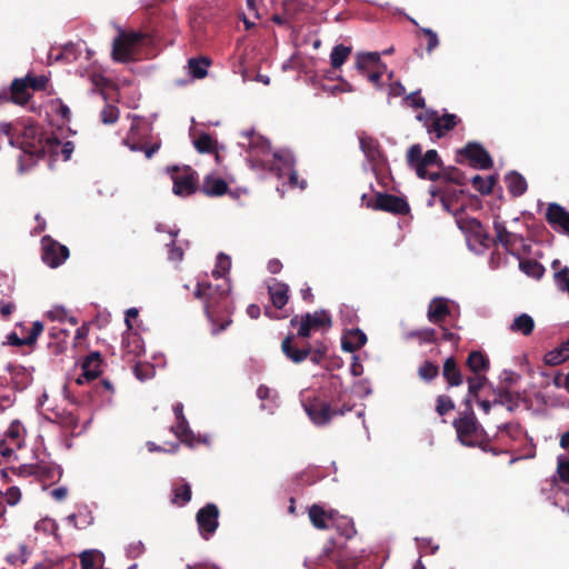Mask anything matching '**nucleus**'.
I'll return each mask as SVG.
<instances>
[{"instance_id": "obj_23", "label": "nucleus", "mask_w": 569, "mask_h": 569, "mask_svg": "<svg viewBox=\"0 0 569 569\" xmlns=\"http://www.w3.org/2000/svg\"><path fill=\"white\" fill-rule=\"evenodd\" d=\"M367 336L360 329L347 330L342 337L341 347L345 351L353 352L365 346Z\"/></svg>"}, {"instance_id": "obj_27", "label": "nucleus", "mask_w": 569, "mask_h": 569, "mask_svg": "<svg viewBox=\"0 0 569 569\" xmlns=\"http://www.w3.org/2000/svg\"><path fill=\"white\" fill-rule=\"evenodd\" d=\"M449 313L448 300L435 298L428 309V319L430 322L438 323Z\"/></svg>"}, {"instance_id": "obj_8", "label": "nucleus", "mask_w": 569, "mask_h": 569, "mask_svg": "<svg viewBox=\"0 0 569 569\" xmlns=\"http://www.w3.org/2000/svg\"><path fill=\"white\" fill-rule=\"evenodd\" d=\"M417 119L422 122L429 134H435L436 138L440 139L445 137L449 131L453 130L456 126L461 121L458 116L453 113L439 114L437 110H426L425 113L417 116Z\"/></svg>"}, {"instance_id": "obj_38", "label": "nucleus", "mask_w": 569, "mask_h": 569, "mask_svg": "<svg viewBox=\"0 0 569 569\" xmlns=\"http://www.w3.org/2000/svg\"><path fill=\"white\" fill-rule=\"evenodd\" d=\"M443 376L450 386H460L462 383V375L452 358L446 360Z\"/></svg>"}, {"instance_id": "obj_34", "label": "nucleus", "mask_w": 569, "mask_h": 569, "mask_svg": "<svg viewBox=\"0 0 569 569\" xmlns=\"http://www.w3.org/2000/svg\"><path fill=\"white\" fill-rule=\"evenodd\" d=\"M331 527L347 538H351L356 533L352 520L346 516H340L337 511H335V519L330 522Z\"/></svg>"}, {"instance_id": "obj_9", "label": "nucleus", "mask_w": 569, "mask_h": 569, "mask_svg": "<svg viewBox=\"0 0 569 569\" xmlns=\"http://www.w3.org/2000/svg\"><path fill=\"white\" fill-rule=\"evenodd\" d=\"M456 162H468L472 168L480 170H489L493 167V160L490 153L476 141H469L463 148L456 153Z\"/></svg>"}, {"instance_id": "obj_26", "label": "nucleus", "mask_w": 569, "mask_h": 569, "mask_svg": "<svg viewBox=\"0 0 569 569\" xmlns=\"http://www.w3.org/2000/svg\"><path fill=\"white\" fill-rule=\"evenodd\" d=\"M359 142L361 150L371 163L379 164L382 161V153L379 148V142L376 139L371 137H360Z\"/></svg>"}, {"instance_id": "obj_47", "label": "nucleus", "mask_w": 569, "mask_h": 569, "mask_svg": "<svg viewBox=\"0 0 569 569\" xmlns=\"http://www.w3.org/2000/svg\"><path fill=\"white\" fill-rule=\"evenodd\" d=\"M443 181L455 183L457 186L467 184V178L465 173L460 169L452 166L445 167Z\"/></svg>"}, {"instance_id": "obj_64", "label": "nucleus", "mask_w": 569, "mask_h": 569, "mask_svg": "<svg viewBox=\"0 0 569 569\" xmlns=\"http://www.w3.org/2000/svg\"><path fill=\"white\" fill-rule=\"evenodd\" d=\"M555 505L569 513V492L567 490H558L555 498Z\"/></svg>"}, {"instance_id": "obj_44", "label": "nucleus", "mask_w": 569, "mask_h": 569, "mask_svg": "<svg viewBox=\"0 0 569 569\" xmlns=\"http://www.w3.org/2000/svg\"><path fill=\"white\" fill-rule=\"evenodd\" d=\"M520 396L512 393L509 390L499 391L498 396L493 400V405H500L507 407L509 411H512L519 406Z\"/></svg>"}, {"instance_id": "obj_45", "label": "nucleus", "mask_w": 569, "mask_h": 569, "mask_svg": "<svg viewBox=\"0 0 569 569\" xmlns=\"http://www.w3.org/2000/svg\"><path fill=\"white\" fill-rule=\"evenodd\" d=\"M210 64V60L207 58H191L188 61L190 73L193 78L202 79L207 76V68Z\"/></svg>"}, {"instance_id": "obj_32", "label": "nucleus", "mask_w": 569, "mask_h": 569, "mask_svg": "<svg viewBox=\"0 0 569 569\" xmlns=\"http://www.w3.org/2000/svg\"><path fill=\"white\" fill-rule=\"evenodd\" d=\"M517 252L518 251H510V253H512L519 260L520 270L531 278H541L545 272L542 264L535 260L522 259L519 254H516Z\"/></svg>"}, {"instance_id": "obj_54", "label": "nucleus", "mask_w": 569, "mask_h": 569, "mask_svg": "<svg viewBox=\"0 0 569 569\" xmlns=\"http://www.w3.org/2000/svg\"><path fill=\"white\" fill-rule=\"evenodd\" d=\"M522 436V430L518 425H506L499 429L498 437L500 440L517 439Z\"/></svg>"}, {"instance_id": "obj_20", "label": "nucleus", "mask_w": 569, "mask_h": 569, "mask_svg": "<svg viewBox=\"0 0 569 569\" xmlns=\"http://www.w3.org/2000/svg\"><path fill=\"white\" fill-rule=\"evenodd\" d=\"M546 220L556 231L569 236V211L557 202L548 204Z\"/></svg>"}, {"instance_id": "obj_29", "label": "nucleus", "mask_w": 569, "mask_h": 569, "mask_svg": "<svg viewBox=\"0 0 569 569\" xmlns=\"http://www.w3.org/2000/svg\"><path fill=\"white\" fill-rule=\"evenodd\" d=\"M104 556L97 549L84 550L80 555V563L82 569H99L102 567Z\"/></svg>"}, {"instance_id": "obj_2", "label": "nucleus", "mask_w": 569, "mask_h": 569, "mask_svg": "<svg viewBox=\"0 0 569 569\" xmlns=\"http://www.w3.org/2000/svg\"><path fill=\"white\" fill-rule=\"evenodd\" d=\"M406 160L418 178L433 182L443 181L445 166L437 150L430 149L422 154L421 146L416 143L408 149Z\"/></svg>"}, {"instance_id": "obj_13", "label": "nucleus", "mask_w": 569, "mask_h": 569, "mask_svg": "<svg viewBox=\"0 0 569 569\" xmlns=\"http://www.w3.org/2000/svg\"><path fill=\"white\" fill-rule=\"evenodd\" d=\"M173 412L176 416V422L171 427V430L181 442L189 447H194L200 442H208L206 437L201 438L200 436H196L190 429L189 422L183 415V405L181 402L173 406Z\"/></svg>"}, {"instance_id": "obj_3", "label": "nucleus", "mask_w": 569, "mask_h": 569, "mask_svg": "<svg viewBox=\"0 0 569 569\" xmlns=\"http://www.w3.org/2000/svg\"><path fill=\"white\" fill-rule=\"evenodd\" d=\"M59 144L60 140L57 137L46 136L39 126L33 123L24 126L20 141V149L23 153L41 158L44 156L47 147L53 149Z\"/></svg>"}, {"instance_id": "obj_21", "label": "nucleus", "mask_w": 569, "mask_h": 569, "mask_svg": "<svg viewBox=\"0 0 569 569\" xmlns=\"http://www.w3.org/2000/svg\"><path fill=\"white\" fill-rule=\"evenodd\" d=\"M82 373L77 378L78 385L96 379L101 372V359L98 352H92L82 362Z\"/></svg>"}, {"instance_id": "obj_46", "label": "nucleus", "mask_w": 569, "mask_h": 569, "mask_svg": "<svg viewBox=\"0 0 569 569\" xmlns=\"http://www.w3.org/2000/svg\"><path fill=\"white\" fill-rule=\"evenodd\" d=\"M467 365L473 372L478 373L488 368V359L479 351H473L469 355Z\"/></svg>"}, {"instance_id": "obj_55", "label": "nucleus", "mask_w": 569, "mask_h": 569, "mask_svg": "<svg viewBox=\"0 0 569 569\" xmlns=\"http://www.w3.org/2000/svg\"><path fill=\"white\" fill-rule=\"evenodd\" d=\"M249 144L251 156L266 154L270 150L269 142L261 137L252 138Z\"/></svg>"}, {"instance_id": "obj_52", "label": "nucleus", "mask_w": 569, "mask_h": 569, "mask_svg": "<svg viewBox=\"0 0 569 569\" xmlns=\"http://www.w3.org/2000/svg\"><path fill=\"white\" fill-rule=\"evenodd\" d=\"M119 109L112 104H106L100 112V119L104 124H113L119 119Z\"/></svg>"}, {"instance_id": "obj_53", "label": "nucleus", "mask_w": 569, "mask_h": 569, "mask_svg": "<svg viewBox=\"0 0 569 569\" xmlns=\"http://www.w3.org/2000/svg\"><path fill=\"white\" fill-rule=\"evenodd\" d=\"M57 528L56 521L48 517L42 518L34 523V530L46 536L56 533Z\"/></svg>"}, {"instance_id": "obj_40", "label": "nucleus", "mask_w": 569, "mask_h": 569, "mask_svg": "<svg viewBox=\"0 0 569 569\" xmlns=\"http://www.w3.org/2000/svg\"><path fill=\"white\" fill-rule=\"evenodd\" d=\"M70 251H42L41 261L51 269L58 268L67 261Z\"/></svg>"}, {"instance_id": "obj_18", "label": "nucleus", "mask_w": 569, "mask_h": 569, "mask_svg": "<svg viewBox=\"0 0 569 569\" xmlns=\"http://www.w3.org/2000/svg\"><path fill=\"white\" fill-rule=\"evenodd\" d=\"M296 160L289 151H277L273 153V158L270 161H261V167L273 173L278 178H282L295 168Z\"/></svg>"}, {"instance_id": "obj_63", "label": "nucleus", "mask_w": 569, "mask_h": 569, "mask_svg": "<svg viewBox=\"0 0 569 569\" xmlns=\"http://www.w3.org/2000/svg\"><path fill=\"white\" fill-rule=\"evenodd\" d=\"M340 316L342 321L346 323H353L358 318L356 310L352 307L346 305L340 307Z\"/></svg>"}, {"instance_id": "obj_57", "label": "nucleus", "mask_w": 569, "mask_h": 569, "mask_svg": "<svg viewBox=\"0 0 569 569\" xmlns=\"http://www.w3.org/2000/svg\"><path fill=\"white\" fill-rule=\"evenodd\" d=\"M557 473L563 482L569 483V459L567 457H558Z\"/></svg>"}, {"instance_id": "obj_25", "label": "nucleus", "mask_w": 569, "mask_h": 569, "mask_svg": "<svg viewBox=\"0 0 569 569\" xmlns=\"http://www.w3.org/2000/svg\"><path fill=\"white\" fill-rule=\"evenodd\" d=\"M122 349L126 355L138 357L144 351L143 340L138 333L128 331L122 338Z\"/></svg>"}, {"instance_id": "obj_59", "label": "nucleus", "mask_w": 569, "mask_h": 569, "mask_svg": "<svg viewBox=\"0 0 569 569\" xmlns=\"http://www.w3.org/2000/svg\"><path fill=\"white\" fill-rule=\"evenodd\" d=\"M438 373V367L431 362H425L419 369V376L423 380H431Z\"/></svg>"}, {"instance_id": "obj_28", "label": "nucleus", "mask_w": 569, "mask_h": 569, "mask_svg": "<svg viewBox=\"0 0 569 569\" xmlns=\"http://www.w3.org/2000/svg\"><path fill=\"white\" fill-rule=\"evenodd\" d=\"M508 191L513 197L522 196L528 188L526 179L517 171H511L506 176Z\"/></svg>"}, {"instance_id": "obj_49", "label": "nucleus", "mask_w": 569, "mask_h": 569, "mask_svg": "<svg viewBox=\"0 0 569 569\" xmlns=\"http://www.w3.org/2000/svg\"><path fill=\"white\" fill-rule=\"evenodd\" d=\"M191 499V488L189 483L177 486L173 490L172 502L178 506L186 505Z\"/></svg>"}, {"instance_id": "obj_4", "label": "nucleus", "mask_w": 569, "mask_h": 569, "mask_svg": "<svg viewBox=\"0 0 569 569\" xmlns=\"http://www.w3.org/2000/svg\"><path fill=\"white\" fill-rule=\"evenodd\" d=\"M151 132V126L141 120L134 119L131 123L128 136L123 139V143L131 151H143L147 159H151L160 149L161 141L149 144L148 138Z\"/></svg>"}, {"instance_id": "obj_22", "label": "nucleus", "mask_w": 569, "mask_h": 569, "mask_svg": "<svg viewBox=\"0 0 569 569\" xmlns=\"http://www.w3.org/2000/svg\"><path fill=\"white\" fill-rule=\"evenodd\" d=\"M199 190L207 197H221L228 192L229 187L222 178L214 174H207Z\"/></svg>"}, {"instance_id": "obj_19", "label": "nucleus", "mask_w": 569, "mask_h": 569, "mask_svg": "<svg viewBox=\"0 0 569 569\" xmlns=\"http://www.w3.org/2000/svg\"><path fill=\"white\" fill-rule=\"evenodd\" d=\"M219 511L216 505L208 503L197 513V522L200 535L204 539H209L218 527Z\"/></svg>"}, {"instance_id": "obj_41", "label": "nucleus", "mask_w": 569, "mask_h": 569, "mask_svg": "<svg viewBox=\"0 0 569 569\" xmlns=\"http://www.w3.org/2000/svg\"><path fill=\"white\" fill-rule=\"evenodd\" d=\"M377 63H380V53L378 52H362L357 54L356 68L363 74L370 67Z\"/></svg>"}, {"instance_id": "obj_30", "label": "nucleus", "mask_w": 569, "mask_h": 569, "mask_svg": "<svg viewBox=\"0 0 569 569\" xmlns=\"http://www.w3.org/2000/svg\"><path fill=\"white\" fill-rule=\"evenodd\" d=\"M217 140L212 138L211 134L200 131L193 138V146L196 150L200 153H213L217 151Z\"/></svg>"}, {"instance_id": "obj_1", "label": "nucleus", "mask_w": 569, "mask_h": 569, "mask_svg": "<svg viewBox=\"0 0 569 569\" xmlns=\"http://www.w3.org/2000/svg\"><path fill=\"white\" fill-rule=\"evenodd\" d=\"M231 268V257L219 252L216 257L214 268L211 272L214 279H223V283L212 287L206 281H199L194 290V297L203 301L206 315L211 322V332L217 335L223 331L231 322L230 319H222L218 325L220 311L227 310L223 301L231 291V284L227 276Z\"/></svg>"}, {"instance_id": "obj_15", "label": "nucleus", "mask_w": 569, "mask_h": 569, "mask_svg": "<svg viewBox=\"0 0 569 569\" xmlns=\"http://www.w3.org/2000/svg\"><path fill=\"white\" fill-rule=\"evenodd\" d=\"M172 181L173 192L178 196H190L199 189L197 183V173L190 167H184L181 170L174 168Z\"/></svg>"}, {"instance_id": "obj_35", "label": "nucleus", "mask_w": 569, "mask_h": 569, "mask_svg": "<svg viewBox=\"0 0 569 569\" xmlns=\"http://www.w3.org/2000/svg\"><path fill=\"white\" fill-rule=\"evenodd\" d=\"M535 329V321L531 316L528 313H521L516 317L512 323L510 325V330L513 332L521 333L523 336H529Z\"/></svg>"}, {"instance_id": "obj_11", "label": "nucleus", "mask_w": 569, "mask_h": 569, "mask_svg": "<svg viewBox=\"0 0 569 569\" xmlns=\"http://www.w3.org/2000/svg\"><path fill=\"white\" fill-rule=\"evenodd\" d=\"M267 288L274 310L267 307L264 313L272 319H282L288 317V313L282 312L281 310L289 300V286L284 282L272 279L267 282Z\"/></svg>"}, {"instance_id": "obj_61", "label": "nucleus", "mask_w": 569, "mask_h": 569, "mask_svg": "<svg viewBox=\"0 0 569 569\" xmlns=\"http://www.w3.org/2000/svg\"><path fill=\"white\" fill-rule=\"evenodd\" d=\"M486 383V378L482 376H476L473 378L468 379V387H469V396H477L478 391L483 387Z\"/></svg>"}, {"instance_id": "obj_60", "label": "nucleus", "mask_w": 569, "mask_h": 569, "mask_svg": "<svg viewBox=\"0 0 569 569\" xmlns=\"http://www.w3.org/2000/svg\"><path fill=\"white\" fill-rule=\"evenodd\" d=\"M28 555L29 553L27 547L24 545H21L19 547V553L8 555L7 560L12 565L26 563L28 560Z\"/></svg>"}, {"instance_id": "obj_5", "label": "nucleus", "mask_w": 569, "mask_h": 569, "mask_svg": "<svg viewBox=\"0 0 569 569\" xmlns=\"http://www.w3.org/2000/svg\"><path fill=\"white\" fill-rule=\"evenodd\" d=\"M466 401L468 412L460 415V417L453 421V427L456 429L458 440L463 446L473 447L482 442L485 430L477 421L473 412L470 410V399L468 398Z\"/></svg>"}, {"instance_id": "obj_24", "label": "nucleus", "mask_w": 569, "mask_h": 569, "mask_svg": "<svg viewBox=\"0 0 569 569\" xmlns=\"http://www.w3.org/2000/svg\"><path fill=\"white\" fill-rule=\"evenodd\" d=\"M309 518L316 528L327 529L330 528V522L335 519V510L326 511L322 507L313 505L309 509Z\"/></svg>"}, {"instance_id": "obj_17", "label": "nucleus", "mask_w": 569, "mask_h": 569, "mask_svg": "<svg viewBox=\"0 0 569 569\" xmlns=\"http://www.w3.org/2000/svg\"><path fill=\"white\" fill-rule=\"evenodd\" d=\"M493 229L496 232L495 244H501L506 249L518 247L519 249H530V246L525 242V238L521 233L509 230L503 221L498 219L493 222Z\"/></svg>"}, {"instance_id": "obj_36", "label": "nucleus", "mask_w": 569, "mask_h": 569, "mask_svg": "<svg viewBox=\"0 0 569 569\" xmlns=\"http://www.w3.org/2000/svg\"><path fill=\"white\" fill-rule=\"evenodd\" d=\"M8 370L10 371L12 380L18 385L19 388H26L32 380L31 372L26 367L19 365H9Z\"/></svg>"}, {"instance_id": "obj_12", "label": "nucleus", "mask_w": 569, "mask_h": 569, "mask_svg": "<svg viewBox=\"0 0 569 569\" xmlns=\"http://www.w3.org/2000/svg\"><path fill=\"white\" fill-rule=\"evenodd\" d=\"M456 222L458 228L465 234L469 248H472L476 244H480L486 248L488 247L490 237L478 219L471 217H459L456 219Z\"/></svg>"}, {"instance_id": "obj_14", "label": "nucleus", "mask_w": 569, "mask_h": 569, "mask_svg": "<svg viewBox=\"0 0 569 569\" xmlns=\"http://www.w3.org/2000/svg\"><path fill=\"white\" fill-rule=\"evenodd\" d=\"M375 210H380L393 214H407L410 211L408 202L396 194L377 192L373 204H368Z\"/></svg>"}, {"instance_id": "obj_33", "label": "nucleus", "mask_w": 569, "mask_h": 569, "mask_svg": "<svg viewBox=\"0 0 569 569\" xmlns=\"http://www.w3.org/2000/svg\"><path fill=\"white\" fill-rule=\"evenodd\" d=\"M281 349H282L283 353L287 356V358H289L295 363L302 362L305 359H307V357L310 353L309 349H297V348H295L292 346V338L291 337H287L282 341Z\"/></svg>"}, {"instance_id": "obj_7", "label": "nucleus", "mask_w": 569, "mask_h": 569, "mask_svg": "<svg viewBox=\"0 0 569 569\" xmlns=\"http://www.w3.org/2000/svg\"><path fill=\"white\" fill-rule=\"evenodd\" d=\"M144 39L140 31L119 30L112 43L111 57L116 62L127 63L133 60L137 47Z\"/></svg>"}, {"instance_id": "obj_10", "label": "nucleus", "mask_w": 569, "mask_h": 569, "mask_svg": "<svg viewBox=\"0 0 569 569\" xmlns=\"http://www.w3.org/2000/svg\"><path fill=\"white\" fill-rule=\"evenodd\" d=\"M300 401L306 413L315 425H326L335 413L329 405L313 398V391L309 389H305L300 392Z\"/></svg>"}, {"instance_id": "obj_31", "label": "nucleus", "mask_w": 569, "mask_h": 569, "mask_svg": "<svg viewBox=\"0 0 569 569\" xmlns=\"http://www.w3.org/2000/svg\"><path fill=\"white\" fill-rule=\"evenodd\" d=\"M569 359V338L559 347L545 356V362L549 366H557Z\"/></svg>"}, {"instance_id": "obj_43", "label": "nucleus", "mask_w": 569, "mask_h": 569, "mask_svg": "<svg viewBox=\"0 0 569 569\" xmlns=\"http://www.w3.org/2000/svg\"><path fill=\"white\" fill-rule=\"evenodd\" d=\"M351 53V48L343 46V44H337L331 53H330V63L333 69H339L349 58Z\"/></svg>"}, {"instance_id": "obj_39", "label": "nucleus", "mask_w": 569, "mask_h": 569, "mask_svg": "<svg viewBox=\"0 0 569 569\" xmlns=\"http://www.w3.org/2000/svg\"><path fill=\"white\" fill-rule=\"evenodd\" d=\"M257 396L261 401L271 399V405L267 406L266 403H261V409L268 411L269 413H273L278 407L277 392L270 389L269 387L262 385L257 389Z\"/></svg>"}, {"instance_id": "obj_51", "label": "nucleus", "mask_w": 569, "mask_h": 569, "mask_svg": "<svg viewBox=\"0 0 569 569\" xmlns=\"http://www.w3.org/2000/svg\"><path fill=\"white\" fill-rule=\"evenodd\" d=\"M553 278L557 288L569 295V268L563 267L562 269L555 271Z\"/></svg>"}, {"instance_id": "obj_50", "label": "nucleus", "mask_w": 569, "mask_h": 569, "mask_svg": "<svg viewBox=\"0 0 569 569\" xmlns=\"http://www.w3.org/2000/svg\"><path fill=\"white\" fill-rule=\"evenodd\" d=\"M42 331H43L42 322L34 321L32 323L29 335L23 339H17L14 341V343L18 346L32 345L36 342V340L38 339V337L41 335Z\"/></svg>"}, {"instance_id": "obj_48", "label": "nucleus", "mask_w": 569, "mask_h": 569, "mask_svg": "<svg viewBox=\"0 0 569 569\" xmlns=\"http://www.w3.org/2000/svg\"><path fill=\"white\" fill-rule=\"evenodd\" d=\"M23 430L24 429L19 421H13L6 433L4 440H10L11 445L18 448L21 447Z\"/></svg>"}, {"instance_id": "obj_6", "label": "nucleus", "mask_w": 569, "mask_h": 569, "mask_svg": "<svg viewBox=\"0 0 569 569\" xmlns=\"http://www.w3.org/2000/svg\"><path fill=\"white\" fill-rule=\"evenodd\" d=\"M46 76H33L28 73L23 78H14L9 87L11 103L23 107L32 98V91H41L47 88Z\"/></svg>"}, {"instance_id": "obj_37", "label": "nucleus", "mask_w": 569, "mask_h": 569, "mask_svg": "<svg viewBox=\"0 0 569 569\" xmlns=\"http://www.w3.org/2000/svg\"><path fill=\"white\" fill-rule=\"evenodd\" d=\"M46 317L50 319L51 321H58V322H70L71 325L76 326L78 323V320L69 313V311L60 305L52 306L46 313Z\"/></svg>"}, {"instance_id": "obj_56", "label": "nucleus", "mask_w": 569, "mask_h": 569, "mask_svg": "<svg viewBox=\"0 0 569 569\" xmlns=\"http://www.w3.org/2000/svg\"><path fill=\"white\" fill-rule=\"evenodd\" d=\"M52 111L59 116L63 121L68 122L71 118L70 109L63 101L58 98L51 101Z\"/></svg>"}, {"instance_id": "obj_16", "label": "nucleus", "mask_w": 569, "mask_h": 569, "mask_svg": "<svg viewBox=\"0 0 569 569\" xmlns=\"http://www.w3.org/2000/svg\"><path fill=\"white\" fill-rule=\"evenodd\" d=\"M331 327V318L325 310L307 313L299 323L298 336L307 338L312 331L326 330Z\"/></svg>"}, {"instance_id": "obj_62", "label": "nucleus", "mask_w": 569, "mask_h": 569, "mask_svg": "<svg viewBox=\"0 0 569 569\" xmlns=\"http://www.w3.org/2000/svg\"><path fill=\"white\" fill-rule=\"evenodd\" d=\"M453 409L452 400L447 396H439L437 399V412L442 416Z\"/></svg>"}, {"instance_id": "obj_58", "label": "nucleus", "mask_w": 569, "mask_h": 569, "mask_svg": "<svg viewBox=\"0 0 569 569\" xmlns=\"http://www.w3.org/2000/svg\"><path fill=\"white\" fill-rule=\"evenodd\" d=\"M420 31L427 38L426 50L428 53H431L439 46L438 36L433 30L429 28H421Z\"/></svg>"}, {"instance_id": "obj_42", "label": "nucleus", "mask_w": 569, "mask_h": 569, "mask_svg": "<svg viewBox=\"0 0 569 569\" xmlns=\"http://www.w3.org/2000/svg\"><path fill=\"white\" fill-rule=\"evenodd\" d=\"M498 179L496 176H489L485 179L481 176L476 174L471 179L472 187L481 194L491 193Z\"/></svg>"}]
</instances>
